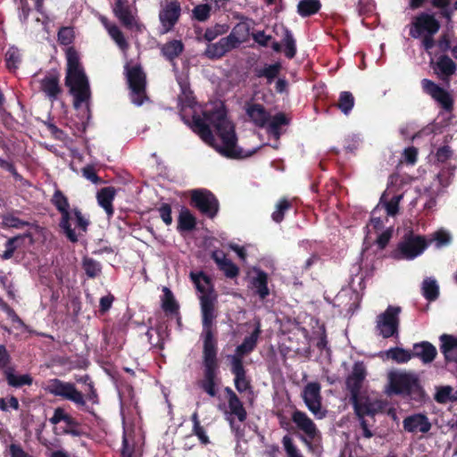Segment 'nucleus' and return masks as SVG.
<instances>
[{
	"mask_svg": "<svg viewBox=\"0 0 457 457\" xmlns=\"http://www.w3.org/2000/svg\"><path fill=\"white\" fill-rule=\"evenodd\" d=\"M204 118L209 121L216 129L218 136L222 142L220 153L228 158H242L241 150L237 147V135L234 124L228 119L225 107L215 108L211 111H204Z\"/></svg>",
	"mask_w": 457,
	"mask_h": 457,
	"instance_id": "1",
	"label": "nucleus"
},
{
	"mask_svg": "<svg viewBox=\"0 0 457 457\" xmlns=\"http://www.w3.org/2000/svg\"><path fill=\"white\" fill-rule=\"evenodd\" d=\"M216 301L217 297L213 294L202 295L200 296L203 347H218V339L214 328V320L217 318L215 310Z\"/></svg>",
	"mask_w": 457,
	"mask_h": 457,
	"instance_id": "2",
	"label": "nucleus"
},
{
	"mask_svg": "<svg viewBox=\"0 0 457 457\" xmlns=\"http://www.w3.org/2000/svg\"><path fill=\"white\" fill-rule=\"evenodd\" d=\"M218 347H203L204 377L198 381V386L209 396L215 397L218 394L220 378Z\"/></svg>",
	"mask_w": 457,
	"mask_h": 457,
	"instance_id": "3",
	"label": "nucleus"
},
{
	"mask_svg": "<svg viewBox=\"0 0 457 457\" xmlns=\"http://www.w3.org/2000/svg\"><path fill=\"white\" fill-rule=\"evenodd\" d=\"M390 390L396 395L408 397L411 400L420 403L425 397L419 378L412 373H392L389 377Z\"/></svg>",
	"mask_w": 457,
	"mask_h": 457,
	"instance_id": "4",
	"label": "nucleus"
},
{
	"mask_svg": "<svg viewBox=\"0 0 457 457\" xmlns=\"http://www.w3.org/2000/svg\"><path fill=\"white\" fill-rule=\"evenodd\" d=\"M124 73L132 104L141 106L145 102H149L150 98L146 94V75L141 65L136 64L131 66L128 62L124 66Z\"/></svg>",
	"mask_w": 457,
	"mask_h": 457,
	"instance_id": "5",
	"label": "nucleus"
},
{
	"mask_svg": "<svg viewBox=\"0 0 457 457\" xmlns=\"http://www.w3.org/2000/svg\"><path fill=\"white\" fill-rule=\"evenodd\" d=\"M65 86L69 88L70 94L73 96L74 108L79 109L85 104L87 112H89L91 90L86 72L81 71L66 74Z\"/></svg>",
	"mask_w": 457,
	"mask_h": 457,
	"instance_id": "6",
	"label": "nucleus"
},
{
	"mask_svg": "<svg viewBox=\"0 0 457 457\" xmlns=\"http://www.w3.org/2000/svg\"><path fill=\"white\" fill-rule=\"evenodd\" d=\"M428 246V242L421 236H409L399 242L396 248L390 253L394 260H413L420 255Z\"/></svg>",
	"mask_w": 457,
	"mask_h": 457,
	"instance_id": "7",
	"label": "nucleus"
},
{
	"mask_svg": "<svg viewBox=\"0 0 457 457\" xmlns=\"http://www.w3.org/2000/svg\"><path fill=\"white\" fill-rule=\"evenodd\" d=\"M401 312L400 306L388 305L385 312L377 316L376 329L379 336L383 338L398 337Z\"/></svg>",
	"mask_w": 457,
	"mask_h": 457,
	"instance_id": "8",
	"label": "nucleus"
},
{
	"mask_svg": "<svg viewBox=\"0 0 457 457\" xmlns=\"http://www.w3.org/2000/svg\"><path fill=\"white\" fill-rule=\"evenodd\" d=\"M190 204L210 219H213L218 214L220 209L218 198L212 192L207 189L192 190Z\"/></svg>",
	"mask_w": 457,
	"mask_h": 457,
	"instance_id": "9",
	"label": "nucleus"
},
{
	"mask_svg": "<svg viewBox=\"0 0 457 457\" xmlns=\"http://www.w3.org/2000/svg\"><path fill=\"white\" fill-rule=\"evenodd\" d=\"M301 397L316 420L326 417L327 411L322 407L321 386L319 382L307 383L301 393Z\"/></svg>",
	"mask_w": 457,
	"mask_h": 457,
	"instance_id": "10",
	"label": "nucleus"
},
{
	"mask_svg": "<svg viewBox=\"0 0 457 457\" xmlns=\"http://www.w3.org/2000/svg\"><path fill=\"white\" fill-rule=\"evenodd\" d=\"M291 420L303 435L300 436L302 442L309 448H312V443L316 437L320 436V432L314 421L306 412L295 407L291 413Z\"/></svg>",
	"mask_w": 457,
	"mask_h": 457,
	"instance_id": "11",
	"label": "nucleus"
},
{
	"mask_svg": "<svg viewBox=\"0 0 457 457\" xmlns=\"http://www.w3.org/2000/svg\"><path fill=\"white\" fill-rule=\"evenodd\" d=\"M52 204L62 214L60 227L63 229L67 238L72 243L78 242V236L70 223L71 213L69 212L70 204L68 198L60 189L54 191L52 197Z\"/></svg>",
	"mask_w": 457,
	"mask_h": 457,
	"instance_id": "12",
	"label": "nucleus"
},
{
	"mask_svg": "<svg viewBox=\"0 0 457 457\" xmlns=\"http://www.w3.org/2000/svg\"><path fill=\"white\" fill-rule=\"evenodd\" d=\"M439 29L440 23L433 14L421 12L414 17L409 35L413 38H419L423 34L435 35Z\"/></svg>",
	"mask_w": 457,
	"mask_h": 457,
	"instance_id": "13",
	"label": "nucleus"
},
{
	"mask_svg": "<svg viewBox=\"0 0 457 457\" xmlns=\"http://www.w3.org/2000/svg\"><path fill=\"white\" fill-rule=\"evenodd\" d=\"M421 87L424 93L430 96L446 112L453 110V98L449 92L428 79L421 80Z\"/></svg>",
	"mask_w": 457,
	"mask_h": 457,
	"instance_id": "14",
	"label": "nucleus"
},
{
	"mask_svg": "<svg viewBox=\"0 0 457 457\" xmlns=\"http://www.w3.org/2000/svg\"><path fill=\"white\" fill-rule=\"evenodd\" d=\"M49 392L56 396L72 401L79 405H85L83 395L71 383L54 378L50 381Z\"/></svg>",
	"mask_w": 457,
	"mask_h": 457,
	"instance_id": "15",
	"label": "nucleus"
},
{
	"mask_svg": "<svg viewBox=\"0 0 457 457\" xmlns=\"http://www.w3.org/2000/svg\"><path fill=\"white\" fill-rule=\"evenodd\" d=\"M367 370L362 361H356L353 366L352 372L348 375L345 379V386L350 393V396H353L361 394L362 384L366 378Z\"/></svg>",
	"mask_w": 457,
	"mask_h": 457,
	"instance_id": "16",
	"label": "nucleus"
},
{
	"mask_svg": "<svg viewBox=\"0 0 457 457\" xmlns=\"http://www.w3.org/2000/svg\"><path fill=\"white\" fill-rule=\"evenodd\" d=\"M180 15L181 7L179 3L177 1L168 3L159 12L162 33H168L172 30L179 21Z\"/></svg>",
	"mask_w": 457,
	"mask_h": 457,
	"instance_id": "17",
	"label": "nucleus"
},
{
	"mask_svg": "<svg viewBox=\"0 0 457 457\" xmlns=\"http://www.w3.org/2000/svg\"><path fill=\"white\" fill-rule=\"evenodd\" d=\"M61 75L57 71H50L40 80V90L50 101H55L62 92L60 85Z\"/></svg>",
	"mask_w": 457,
	"mask_h": 457,
	"instance_id": "18",
	"label": "nucleus"
},
{
	"mask_svg": "<svg viewBox=\"0 0 457 457\" xmlns=\"http://www.w3.org/2000/svg\"><path fill=\"white\" fill-rule=\"evenodd\" d=\"M261 333V322L258 320L255 323L253 331L244 338L242 344L237 346L235 354L230 356V362H234L235 360L243 361L244 356L249 354L255 349Z\"/></svg>",
	"mask_w": 457,
	"mask_h": 457,
	"instance_id": "19",
	"label": "nucleus"
},
{
	"mask_svg": "<svg viewBox=\"0 0 457 457\" xmlns=\"http://www.w3.org/2000/svg\"><path fill=\"white\" fill-rule=\"evenodd\" d=\"M403 429L408 433L427 434L430 431L432 424L424 413H413L405 417L403 420Z\"/></svg>",
	"mask_w": 457,
	"mask_h": 457,
	"instance_id": "20",
	"label": "nucleus"
},
{
	"mask_svg": "<svg viewBox=\"0 0 457 457\" xmlns=\"http://www.w3.org/2000/svg\"><path fill=\"white\" fill-rule=\"evenodd\" d=\"M245 113L258 128H264L270 120V112L261 104L247 102L245 104Z\"/></svg>",
	"mask_w": 457,
	"mask_h": 457,
	"instance_id": "21",
	"label": "nucleus"
},
{
	"mask_svg": "<svg viewBox=\"0 0 457 457\" xmlns=\"http://www.w3.org/2000/svg\"><path fill=\"white\" fill-rule=\"evenodd\" d=\"M230 371L234 375V384L237 392L244 393L252 389L251 381L246 377L243 361L235 360L234 362H230Z\"/></svg>",
	"mask_w": 457,
	"mask_h": 457,
	"instance_id": "22",
	"label": "nucleus"
},
{
	"mask_svg": "<svg viewBox=\"0 0 457 457\" xmlns=\"http://www.w3.org/2000/svg\"><path fill=\"white\" fill-rule=\"evenodd\" d=\"M412 358L420 359L424 364L431 363L437 355V350L428 341L415 343L411 350Z\"/></svg>",
	"mask_w": 457,
	"mask_h": 457,
	"instance_id": "23",
	"label": "nucleus"
},
{
	"mask_svg": "<svg viewBox=\"0 0 457 457\" xmlns=\"http://www.w3.org/2000/svg\"><path fill=\"white\" fill-rule=\"evenodd\" d=\"M120 415L123 423L122 445L120 449V457H134L135 453V439L133 436V428H128L125 423L123 403H120Z\"/></svg>",
	"mask_w": 457,
	"mask_h": 457,
	"instance_id": "24",
	"label": "nucleus"
},
{
	"mask_svg": "<svg viewBox=\"0 0 457 457\" xmlns=\"http://www.w3.org/2000/svg\"><path fill=\"white\" fill-rule=\"evenodd\" d=\"M350 401L353 404L354 413L359 420H362L365 416H374L376 410L374 409L373 403L368 396H361V394L353 396H350Z\"/></svg>",
	"mask_w": 457,
	"mask_h": 457,
	"instance_id": "25",
	"label": "nucleus"
},
{
	"mask_svg": "<svg viewBox=\"0 0 457 457\" xmlns=\"http://www.w3.org/2000/svg\"><path fill=\"white\" fill-rule=\"evenodd\" d=\"M116 18L120 24L128 30L139 31L140 24L137 22L135 15L129 7L121 5L120 0L116 1Z\"/></svg>",
	"mask_w": 457,
	"mask_h": 457,
	"instance_id": "26",
	"label": "nucleus"
},
{
	"mask_svg": "<svg viewBox=\"0 0 457 457\" xmlns=\"http://www.w3.org/2000/svg\"><path fill=\"white\" fill-rule=\"evenodd\" d=\"M440 350L446 361L457 362V338L452 335L443 334L440 336Z\"/></svg>",
	"mask_w": 457,
	"mask_h": 457,
	"instance_id": "27",
	"label": "nucleus"
},
{
	"mask_svg": "<svg viewBox=\"0 0 457 457\" xmlns=\"http://www.w3.org/2000/svg\"><path fill=\"white\" fill-rule=\"evenodd\" d=\"M456 63L446 54H442L437 58L436 63V73L443 80L449 81V79L456 71Z\"/></svg>",
	"mask_w": 457,
	"mask_h": 457,
	"instance_id": "28",
	"label": "nucleus"
},
{
	"mask_svg": "<svg viewBox=\"0 0 457 457\" xmlns=\"http://www.w3.org/2000/svg\"><path fill=\"white\" fill-rule=\"evenodd\" d=\"M256 276L251 278V285L255 294L261 300H264L270 295L268 287V274L262 270H255Z\"/></svg>",
	"mask_w": 457,
	"mask_h": 457,
	"instance_id": "29",
	"label": "nucleus"
},
{
	"mask_svg": "<svg viewBox=\"0 0 457 457\" xmlns=\"http://www.w3.org/2000/svg\"><path fill=\"white\" fill-rule=\"evenodd\" d=\"M114 199V187H106L101 188L96 194L98 204L105 211L108 217L113 213L112 201Z\"/></svg>",
	"mask_w": 457,
	"mask_h": 457,
	"instance_id": "30",
	"label": "nucleus"
},
{
	"mask_svg": "<svg viewBox=\"0 0 457 457\" xmlns=\"http://www.w3.org/2000/svg\"><path fill=\"white\" fill-rule=\"evenodd\" d=\"M212 259L227 278H234L238 276V267L232 262V261L227 259L225 254L222 253V256L220 257L216 252H214L212 253Z\"/></svg>",
	"mask_w": 457,
	"mask_h": 457,
	"instance_id": "31",
	"label": "nucleus"
},
{
	"mask_svg": "<svg viewBox=\"0 0 457 457\" xmlns=\"http://www.w3.org/2000/svg\"><path fill=\"white\" fill-rule=\"evenodd\" d=\"M192 121V129L194 132L198 134L205 143L212 144L214 140V137L210 126L205 122V120L199 115H193Z\"/></svg>",
	"mask_w": 457,
	"mask_h": 457,
	"instance_id": "32",
	"label": "nucleus"
},
{
	"mask_svg": "<svg viewBox=\"0 0 457 457\" xmlns=\"http://www.w3.org/2000/svg\"><path fill=\"white\" fill-rule=\"evenodd\" d=\"M282 39L281 45L285 46L284 54L287 59H293L297 52L296 41L292 31L286 26L281 25Z\"/></svg>",
	"mask_w": 457,
	"mask_h": 457,
	"instance_id": "33",
	"label": "nucleus"
},
{
	"mask_svg": "<svg viewBox=\"0 0 457 457\" xmlns=\"http://www.w3.org/2000/svg\"><path fill=\"white\" fill-rule=\"evenodd\" d=\"M195 217L187 208L182 207L178 217V231L180 233L192 231L195 228Z\"/></svg>",
	"mask_w": 457,
	"mask_h": 457,
	"instance_id": "34",
	"label": "nucleus"
},
{
	"mask_svg": "<svg viewBox=\"0 0 457 457\" xmlns=\"http://www.w3.org/2000/svg\"><path fill=\"white\" fill-rule=\"evenodd\" d=\"M184 51V45L181 40L173 39L165 43L161 53L162 56L169 62H173Z\"/></svg>",
	"mask_w": 457,
	"mask_h": 457,
	"instance_id": "35",
	"label": "nucleus"
},
{
	"mask_svg": "<svg viewBox=\"0 0 457 457\" xmlns=\"http://www.w3.org/2000/svg\"><path fill=\"white\" fill-rule=\"evenodd\" d=\"M162 292V308L163 312L169 316L179 315V304L176 301L171 290L167 287H163Z\"/></svg>",
	"mask_w": 457,
	"mask_h": 457,
	"instance_id": "36",
	"label": "nucleus"
},
{
	"mask_svg": "<svg viewBox=\"0 0 457 457\" xmlns=\"http://www.w3.org/2000/svg\"><path fill=\"white\" fill-rule=\"evenodd\" d=\"M65 55L67 61L66 74L85 71L80 63L79 54L74 46L67 47Z\"/></svg>",
	"mask_w": 457,
	"mask_h": 457,
	"instance_id": "37",
	"label": "nucleus"
},
{
	"mask_svg": "<svg viewBox=\"0 0 457 457\" xmlns=\"http://www.w3.org/2000/svg\"><path fill=\"white\" fill-rule=\"evenodd\" d=\"M190 278L194 284L195 285L196 289L202 293V295L212 294V285L210 277H208L204 272L200 271L198 273H190Z\"/></svg>",
	"mask_w": 457,
	"mask_h": 457,
	"instance_id": "38",
	"label": "nucleus"
},
{
	"mask_svg": "<svg viewBox=\"0 0 457 457\" xmlns=\"http://www.w3.org/2000/svg\"><path fill=\"white\" fill-rule=\"evenodd\" d=\"M421 294L428 302L436 301L439 296V286L436 280L430 277L424 278L421 284Z\"/></svg>",
	"mask_w": 457,
	"mask_h": 457,
	"instance_id": "39",
	"label": "nucleus"
},
{
	"mask_svg": "<svg viewBox=\"0 0 457 457\" xmlns=\"http://www.w3.org/2000/svg\"><path fill=\"white\" fill-rule=\"evenodd\" d=\"M4 377L9 386L12 387H21L23 386H31L33 378L29 374L17 376L14 374V367L5 371Z\"/></svg>",
	"mask_w": 457,
	"mask_h": 457,
	"instance_id": "40",
	"label": "nucleus"
},
{
	"mask_svg": "<svg viewBox=\"0 0 457 457\" xmlns=\"http://www.w3.org/2000/svg\"><path fill=\"white\" fill-rule=\"evenodd\" d=\"M251 20L245 18L244 21L237 23L231 32L232 35L240 44L246 42L249 39L251 30Z\"/></svg>",
	"mask_w": 457,
	"mask_h": 457,
	"instance_id": "41",
	"label": "nucleus"
},
{
	"mask_svg": "<svg viewBox=\"0 0 457 457\" xmlns=\"http://www.w3.org/2000/svg\"><path fill=\"white\" fill-rule=\"evenodd\" d=\"M321 8L320 0H301L297 4V12L302 17L317 13Z\"/></svg>",
	"mask_w": 457,
	"mask_h": 457,
	"instance_id": "42",
	"label": "nucleus"
},
{
	"mask_svg": "<svg viewBox=\"0 0 457 457\" xmlns=\"http://www.w3.org/2000/svg\"><path fill=\"white\" fill-rule=\"evenodd\" d=\"M21 62V54L15 46H11L5 53V65L9 71L15 72Z\"/></svg>",
	"mask_w": 457,
	"mask_h": 457,
	"instance_id": "43",
	"label": "nucleus"
},
{
	"mask_svg": "<svg viewBox=\"0 0 457 457\" xmlns=\"http://www.w3.org/2000/svg\"><path fill=\"white\" fill-rule=\"evenodd\" d=\"M281 70L280 62L269 64L264 68L255 69L254 73L257 78H266L269 83H271L277 78Z\"/></svg>",
	"mask_w": 457,
	"mask_h": 457,
	"instance_id": "44",
	"label": "nucleus"
},
{
	"mask_svg": "<svg viewBox=\"0 0 457 457\" xmlns=\"http://www.w3.org/2000/svg\"><path fill=\"white\" fill-rule=\"evenodd\" d=\"M82 269L89 278H95L101 274L102 265L91 257L85 256L82 260Z\"/></svg>",
	"mask_w": 457,
	"mask_h": 457,
	"instance_id": "45",
	"label": "nucleus"
},
{
	"mask_svg": "<svg viewBox=\"0 0 457 457\" xmlns=\"http://www.w3.org/2000/svg\"><path fill=\"white\" fill-rule=\"evenodd\" d=\"M293 208V204L286 197L280 198L277 204L276 209L271 214L272 220L276 223H280L285 218V213Z\"/></svg>",
	"mask_w": 457,
	"mask_h": 457,
	"instance_id": "46",
	"label": "nucleus"
},
{
	"mask_svg": "<svg viewBox=\"0 0 457 457\" xmlns=\"http://www.w3.org/2000/svg\"><path fill=\"white\" fill-rule=\"evenodd\" d=\"M355 99L349 91H342L339 95L337 108L345 115L349 114L354 106Z\"/></svg>",
	"mask_w": 457,
	"mask_h": 457,
	"instance_id": "47",
	"label": "nucleus"
},
{
	"mask_svg": "<svg viewBox=\"0 0 457 457\" xmlns=\"http://www.w3.org/2000/svg\"><path fill=\"white\" fill-rule=\"evenodd\" d=\"M228 406L229 413L236 416L240 422H245L246 420L247 412L239 397L228 401Z\"/></svg>",
	"mask_w": 457,
	"mask_h": 457,
	"instance_id": "48",
	"label": "nucleus"
},
{
	"mask_svg": "<svg viewBox=\"0 0 457 457\" xmlns=\"http://www.w3.org/2000/svg\"><path fill=\"white\" fill-rule=\"evenodd\" d=\"M386 353L387 358L397 363H406L412 358L411 351L401 347H392Z\"/></svg>",
	"mask_w": 457,
	"mask_h": 457,
	"instance_id": "49",
	"label": "nucleus"
},
{
	"mask_svg": "<svg viewBox=\"0 0 457 457\" xmlns=\"http://www.w3.org/2000/svg\"><path fill=\"white\" fill-rule=\"evenodd\" d=\"M23 239V236H15L7 239L4 244L5 250L0 255L4 261L9 260L13 257L15 251L19 247V243Z\"/></svg>",
	"mask_w": 457,
	"mask_h": 457,
	"instance_id": "50",
	"label": "nucleus"
},
{
	"mask_svg": "<svg viewBox=\"0 0 457 457\" xmlns=\"http://www.w3.org/2000/svg\"><path fill=\"white\" fill-rule=\"evenodd\" d=\"M281 443L286 453V457H303L301 450L289 435H285L282 437Z\"/></svg>",
	"mask_w": 457,
	"mask_h": 457,
	"instance_id": "51",
	"label": "nucleus"
},
{
	"mask_svg": "<svg viewBox=\"0 0 457 457\" xmlns=\"http://www.w3.org/2000/svg\"><path fill=\"white\" fill-rule=\"evenodd\" d=\"M75 39V32L72 27H61L57 33V41L60 45L71 46Z\"/></svg>",
	"mask_w": 457,
	"mask_h": 457,
	"instance_id": "52",
	"label": "nucleus"
},
{
	"mask_svg": "<svg viewBox=\"0 0 457 457\" xmlns=\"http://www.w3.org/2000/svg\"><path fill=\"white\" fill-rule=\"evenodd\" d=\"M204 55L210 60H219L226 55L220 40L216 43H210L204 53Z\"/></svg>",
	"mask_w": 457,
	"mask_h": 457,
	"instance_id": "53",
	"label": "nucleus"
},
{
	"mask_svg": "<svg viewBox=\"0 0 457 457\" xmlns=\"http://www.w3.org/2000/svg\"><path fill=\"white\" fill-rule=\"evenodd\" d=\"M288 124V119L283 112L275 114L269 123V131L274 135L279 136V129L283 125Z\"/></svg>",
	"mask_w": 457,
	"mask_h": 457,
	"instance_id": "54",
	"label": "nucleus"
},
{
	"mask_svg": "<svg viewBox=\"0 0 457 457\" xmlns=\"http://www.w3.org/2000/svg\"><path fill=\"white\" fill-rule=\"evenodd\" d=\"M211 10L208 4H198L193 9V17L200 22H204L210 18Z\"/></svg>",
	"mask_w": 457,
	"mask_h": 457,
	"instance_id": "55",
	"label": "nucleus"
},
{
	"mask_svg": "<svg viewBox=\"0 0 457 457\" xmlns=\"http://www.w3.org/2000/svg\"><path fill=\"white\" fill-rule=\"evenodd\" d=\"M453 387L450 386H442L436 387V392L434 395V399L436 403L445 404L451 402V393Z\"/></svg>",
	"mask_w": 457,
	"mask_h": 457,
	"instance_id": "56",
	"label": "nucleus"
},
{
	"mask_svg": "<svg viewBox=\"0 0 457 457\" xmlns=\"http://www.w3.org/2000/svg\"><path fill=\"white\" fill-rule=\"evenodd\" d=\"M179 101L187 107H194L196 104L193 91L187 85H181Z\"/></svg>",
	"mask_w": 457,
	"mask_h": 457,
	"instance_id": "57",
	"label": "nucleus"
},
{
	"mask_svg": "<svg viewBox=\"0 0 457 457\" xmlns=\"http://www.w3.org/2000/svg\"><path fill=\"white\" fill-rule=\"evenodd\" d=\"M227 31V29L224 25L221 24H216L215 26L212 28H207L205 29L204 34L203 35V38L205 41L212 42L219 36L224 34Z\"/></svg>",
	"mask_w": 457,
	"mask_h": 457,
	"instance_id": "58",
	"label": "nucleus"
},
{
	"mask_svg": "<svg viewBox=\"0 0 457 457\" xmlns=\"http://www.w3.org/2000/svg\"><path fill=\"white\" fill-rule=\"evenodd\" d=\"M12 356L4 345L0 344V370H3L4 375L5 371L12 369Z\"/></svg>",
	"mask_w": 457,
	"mask_h": 457,
	"instance_id": "59",
	"label": "nucleus"
},
{
	"mask_svg": "<svg viewBox=\"0 0 457 457\" xmlns=\"http://www.w3.org/2000/svg\"><path fill=\"white\" fill-rule=\"evenodd\" d=\"M82 176L87 180L91 181L94 184H102L104 183V180L101 179L96 171V169L93 165L87 164L81 169Z\"/></svg>",
	"mask_w": 457,
	"mask_h": 457,
	"instance_id": "60",
	"label": "nucleus"
},
{
	"mask_svg": "<svg viewBox=\"0 0 457 457\" xmlns=\"http://www.w3.org/2000/svg\"><path fill=\"white\" fill-rule=\"evenodd\" d=\"M3 224L8 228H22L29 226V223L12 214H8L3 217Z\"/></svg>",
	"mask_w": 457,
	"mask_h": 457,
	"instance_id": "61",
	"label": "nucleus"
},
{
	"mask_svg": "<svg viewBox=\"0 0 457 457\" xmlns=\"http://www.w3.org/2000/svg\"><path fill=\"white\" fill-rule=\"evenodd\" d=\"M432 239L436 241V246L441 248L451 243L452 237L447 231L440 229L433 234Z\"/></svg>",
	"mask_w": 457,
	"mask_h": 457,
	"instance_id": "62",
	"label": "nucleus"
},
{
	"mask_svg": "<svg viewBox=\"0 0 457 457\" xmlns=\"http://www.w3.org/2000/svg\"><path fill=\"white\" fill-rule=\"evenodd\" d=\"M162 220L165 225L170 226L172 223L171 206L170 204L163 203L158 208Z\"/></svg>",
	"mask_w": 457,
	"mask_h": 457,
	"instance_id": "63",
	"label": "nucleus"
},
{
	"mask_svg": "<svg viewBox=\"0 0 457 457\" xmlns=\"http://www.w3.org/2000/svg\"><path fill=\"white\" fill-rule=\"evenodd\" d=\"M220 42L226 54L240 46V43L232 35L221 37Z\"/></svg>",
	"mask_w": 457,
	"mask_h": 457,
	"instance_id": "64",
	"label": "nucleus"
}]
</instances>
